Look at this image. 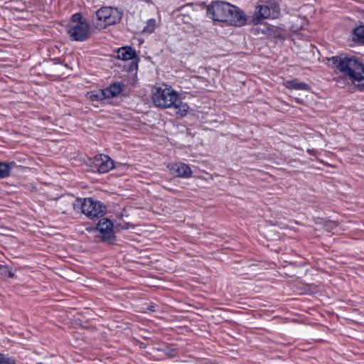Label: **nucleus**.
I'll use <instances>...</instances> for the list:
<instances>
[{
	"label": "nucleus",
	"instance_id": "f257e3e1",
	"mask_svg": "<svg viewBox=\"0 0 364 364\" xmlns=\"http://www.w3.org/2000/svg\"><path fill=\"white\" fill-rule=\"evenodd\" d=\"M328 60L343 77L350 80L360 90H364V63L361 59L341 55L333 56Z\"/></svg>",
	"mask_w": 364,
	"mask_h": 364
},
{
	"label": "nucleus",
	"instance_id": "f03ea898",
	"mask_svg": "<svg viewBox=\"0 0 364 364\" xmlns=\"http://www.w3.org/2000/svg\"><path fill=\"white\" fill-rule=\"evenodd\" d=\"M207 16L215 21L226 23L230 26H242L247 18L238 7L222 1H213L207 6Z\"/></svg>",
	"mask_w": 364,
	"mask_h": 364
},
{
	"label": "nucleus",
	"instance_id": "7ed1b4c3",
	"mask_svg": "<svg viewBox=\"0 0 364 364\" xmlns=\"http://www.w3.org/2000/svg\"><path fill=\"white\" fill-rule=\"evenodd\" d=\"M152 100L157 107L173 108L176 114L181 117L186 116L189 109L186 103L181 101L178 93L167 85L154 87L152 92Z\"/></svg>",
	"mask_w": 364,
	"mask_h": 364
},
{
	"label": "nucleus",
	"instance_id": "20e7f679",
	"mask_svg": "<svg viewBox=\"0 0 364 364\" xmlns=\"http://www.w3.org/2000/svg\"><path fill=\"white\" fill-rule=\"evenodd\" d=\"M72 205L76 213H83L91 220L102 217L107 210L106 207L101 202L90 198H77L74 200Z\"/></svg>",
	"mask_w": 364,
	"mask_h": 364
},
{
	"label": "nucleus",
	"instance_id": "39448f33",
	"mask_svg": "<svg viewBox=\"0 0 364 364\" xmlns=\"http://www.w3.org/2000/svg\"><path fill=\"white\" fill-rule=\"evenodd\" d=\"M66 31L70 39L75 41H85L90 35V25L80 13L71 16Z\"/></svg>",
	"mask_w": 364,
	"mask_h": 364
},
{
	"label": "nucleus",
	"instance_id": "423d86ee",
	"mask_svg": "<svg viewBox=\"0 0 364 364\" xmlns=\"http://www.w3.org/2000/svg\"><path fill=\"white\" fill-rule=\"evenodd\" d=\"M279 11V6L275 0H259V4L255 6L252 23L257 25L264 19L276 18Z\"/></svg>",
	"mask_w": 364,
	"mask_h": 364
},
{
	"label": "nucleus",
	"instance_id": "0eeeda50",
	"mask_svg": "<svg viewBox=\"0 0 364 364\" xmlns=\"http://www.w3.org/2000/svg\"><path fill=\"white\" fill-rule=\"evenodd\" d=\"M122 11L117 8L105 6L95 12V16L101 27H106L119 23L122 17Z\"/></svg>",
	"mask_w": 364,
	"mask_h": 364
},
{
	"label": "nucleus",
	"instance_id": "6e6552de",
	"mask_svg": "<svg viewBox=\"0 0 364 364\" xmlns=\"http://www.w3.org/2000/svg\"><path fill=\"white\" fill-rule=\"evenodd\" d=\"M91 167L94 172L105 173L114 167V162L106 154H97L91 160Z\"/></svg>",
	"mask_w": 364,
	"mask_h": 364
},
{
	"label": "nucleus",
	"instance_id": "1a4fd4ad",
	"mask_svg": "<svg viewBox=\"0 0 364 364\" xmlns=\"http://www.w3.org/2000/svg\"><path fill=\"white\" fill-rule=\"evenodd\" d=\"M97 229L100 232V237L104 242L113 244L115 241V235L113 230V223L107 218L99 220Z\"/></svg>",
	"mask_w": 364,
	"mask_h": 364
},
{
	"label": "nucleus",
	"instance_id": "9d476101",
	"mask_svg": "<svg viewBox=\"0 0 364 364\" xmlns=\"http://www.w3.org/2000/svg\"><path fill=\"white\" fill-rule=\"evenodd\" d=\"M167 168L171 174L176 177L187 178L192 175V171L189 166L182 162L169 164Z\"/></svg>",
	"mask_w": 364,
	"mask_h": 364
},
{
	"label": "nucleus",
	"instance_id": "9b49d317",
	"mask_svg": "<svg viewBox=\"0 0 364 364\" xmlns=\"http://www.w3.org/2000/svg\"><path fill=\"white\" fill-rule=\"evenodd\" d=\"M105 99L117 97L123 90V85L119 82L110 85L105 89H102Z\"/></svg>",
	"mask_w": 364,
	"mask_h": 364
},
{
	"label": "nucleus",
	"instance_id": "f8f14e48",
	"mask_svg": "<svg viewBox=\"0 0 364 364\" xmlns=\"http://www.w3.org/2000/svg\"><path fill=\"white\" fill-rule=\"evenodd\" d=\"M286 88L289 90H309L310 87L306 82H298L296 80H287L284 82Z\"/></svg>",
	"mask_w": 364,
	"mask_h": 364
},
{
	"label": "nucleus",
	"instance_id": "ddd939ff",
	"mask_svg": "<svg viewBox=\"0 0 364 364\" xmlns=\"http://www.w3.org/2000/svg\"><path fill=\"white\" fill-rule=\"evenodd\" d=\"M136 53L130 47L120 48L117 51V57L122 60H129L133 59Z\"/></svg>",
	"mask_w": 364,
	"mask_h": 364
},
{
	"label": "nucleus",
	"instance_id": "4468645a",
	"mask_svg": "<svg viewBox=\"0 0 364 364\" xmlns=\"http://www.w3.org/2000/svg\"><path fill=\"white\" fill-rule=\"evenodd\" d=\"M353 40L364 44V26H360L354 29Z\"/></svg>",
	"mask_w": 364,
	"mask_h": 364
},
{
	"label": "nucleus",
	"instance_id": "2eb2a0df",
	"mask_svg": "<svg viewBox=\"0 0 364 364\" xmlns=\"http://www.w3.org/2000/svg\"><path fill=\"white\" fill-rule=\"evenodd\" d=\"M11 167L8 163L0 161V179L6 178L10 176Z\"/></svg>",
	"mask_w": 364,
	"mask_h": 364
},
{
	"label": "nucleus",
	"instance_id": "dca6fc26",
	"mask_svg": "<svg viewBox=\"0 0 364 364\" xmlns=\"http://www.w3.org/2000/svg\"><path fill=\"white\" fill-rule=\"evenodd\" d=\"M0 271L1 274L4 276L8 277L9 278H13L14 277V273L7 265L0 264Z\"/></svg>",
	"mask_w": 364,
	"mask_h": 364
},
{
	"label": "nucleus",
	"instance_id": "f3484780",
	"mask_svg": "<svg viewBox=\"0 0 364 364\" xmlns=\"http://www.w3.org/2000/svg\"><path fill=\"white\" fill-rule=\"evenodd\" d=\"M90 99L92 101L103 100L105 99V93L103 92L102 90H100L97 91L95 93L92 92V94H90Z\"/></svg>",
	"mask_w": 364,
	"mask_h": 364
},
{
	"label": "nucleus",
	"instance_id": "a211bd4d",
	"mask_svg": "<svg viewBox=\"0 0 364 364\" xmlns=\"http://www.w3.org/2000/svg\"><path fill=\"white\" fill-rule=\"evenodd\" d=\"M156 28V21L154 19H149L147 21L146 26L144 28L143 32L152 33Z\"/></svg>",
	"mask_w": 364,
	"mask_h": 364
},
{
	"label": "nucleus",
	"instance_id": "6ab92c4d",
	"mask_svg": "<svg viewBox=\"0 0 364 364\" xmlns=\"http://www.w3.org/2000/svg\"><path fill=\"white\" fill-rule=\"evenodd\" d=\"M0 364H16L15 360L0 353Z\"/></svg>",
	"mask_w": 364,
	"mask_h": 364
}]
</instances>
